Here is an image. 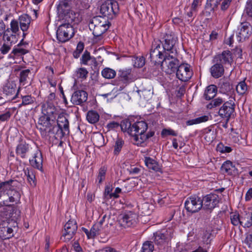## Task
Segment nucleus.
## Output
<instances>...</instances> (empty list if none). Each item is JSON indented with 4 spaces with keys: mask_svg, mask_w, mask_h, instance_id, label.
<instances>
[{
    "mask_svg": "<svg viewBox=\"0 0 252 252\" xmlns=\"http://www.w3.org/2000/svg\"><path fill=\"white\" fill-rule=\"evenodd\" d=\"M20 26L23 32L28 30L31 23V17L27 14H23L19 18Z\"/></svg>",
    "mask_w": 252,
    "mask_h": 252,
    "instance_id": "nucleus-31",
    "label": "nucleus"
},
{
    "mask_svg": "<svg viewBox=\"0 0 252 252\" xmlns=\"http://www.w3.org/2000/svg\"><path fill=\"white\" fill-rule=\"evenodd\" d=\"M118 77L120 80L125 84H128L133 81V75L131 73V69L119 70Z\"/></svg>",
    "mask_w": 252,
    "mask_h": 252,
    "instance_id": "nucleus-24",
    "label": "nucleus"
},
{
    "mask_svg": "<svg viewBox=\"0 0 252 252\" xmlns=\"http://www.w3.org/2000/svg\"><path fill=\"white\" fill-rule=\"evenodd\" d=\"M12 53L16 55H24L27 53V51L23 48L17 47L13 49Z\"/></svg>",
    "mask_w": 252,
    "mask_h": 252,
    "instance_id": "nucleus-63",
    "label": "nucleus"
},
{
    "mask_svg": "<svg viewBox=\"0 0 252 252\" xmlns=\"http://www.w3.org/2000/svg\"><path fill=\"white\" fill-rule=\"evenodd\" d=\"M215 64L210 68L211 75L215 78L221 77L224 73L223 65L218 62H214Z\"/></svg>",
    "mask_w": 252,
    "mask_h": 252,
    "instance_id": "nucleus-23",
    "label": "nucleus"
},
{
    "mask_svg": "<svg viewBox=\"0 0 252 252\" xmlns=\"http://www.w3.org/2000/svg\"><path fill=\"white\" fill-rule=\"evenodd\" d=\"M106 171L107 167L104 166L101 167L99 169L97 176L99 183H101L104 180Z\"/></svg>",
    "mask_w": 252,
    "mask_h": 252,
    "instance_id": "nucleus-55",
    "label": "nucleus"
},
{
    "mask_svg": "<svg viewBox=\"0 0 252 252\" xmlns=\"http://www.w3.org/2000/svg\"><path fill=\"white\" fill-rule=\"evenodd\" d=\"M223 101H224L222 98L220 97L217 98L211 101V102L208 105V108L211 109L213 107L218 106Z\"/></svg>",
    "mask_w": 252,
    "mask_h": 252,
    "instance_id": "nucleus-59",
    "label": "nucleus"
},
{
    "mask_svg": "<svg viewBox=\"0 0 252 252\" xmlns=\"http://www.w3.org/2000/svg\"><path fill=\"white\" fill-rule=\"evenodd\" d=\"M11 46H12V45H10L9 44H7V43L4 42V44H3V45L1 46V47L0 49V51L1 53L3 54H7L10 50Z\"/></svg>",
    "mask_w": 252,
    "mask_h": 252,
    "instance_id": "nucleus-62",
    "label": "nucleus"
},
{
    "mask_svg": "<svg viewBox=\"0 0 252 252\" xmlns=\"http://www.w3.org/2000/svg\"><path fill=\"white\" fill-rule=\"evenodd\" d=\"M9 200H3L0 202V222H10L12 220L13 207L9 204Z\"/></svg>",
    "mask_w": 252,
    "mask_h": 252,
    "instance_id": "nucleus-7",
    "label": "nucleus"
},
{
    "mask_svg": "<svg viewBox=\"0 0 252 252\" xmlns=\"http://www.w3.org/2000/svg\"><path fill=\"white\" fill-rule=\"evenodd\" d=\"M57 124L61 130V137L69 133V123L67 119L63 114H60L57 119Z\"/></svg>",
    "mask_w": 252,
    "mask_h": 252,
    "instance_id": "nucleus-17",
    "label": "nucleus"
},
{
    "mask_svg": "<svg viewBox=\"0 0 252 252\" xmlns=\"http://www.w3.org/2000/svg\"><path fill=\"white\" fill-rule=\"evenodd\" d=\"M170 234L167 231H158L154 233V241L158 245L164 244L170 239Z\"/></svg>",
    "mask_w": 252,
    "mask_h": 252,
    "instance_id": "nucleus-21",
    "label": "nucleus"
},
{
    "mask_svg": "<svg viewBox=\"0 0 252 252\" xmlns=\"http://www.w3.org/2000/svg\"><path fill=\"white\" fill-rule=\"evenodd\" d=\"M138 94L141 98L148 100L152 97L153 92L150 90L143 89L138 91Z\"/></svg>",
    "mask_w": 252,
    "mask_h": 252,
    "instance_id": "nucleus-46",
    "label": "nucleus"
},
{
    "mask_svg": "<svg viewBox=\"0 0 252 252\" xmlns=\"http://www.w3.org/2000/svg\"><path fill=\"white\" fill-rule=\"evenodd\" d=\"M87 98L88 94L86 92L83 90H78L73 94L71 101L73 104L80 105L86 101Z\"/></svg>",
    "mask_w": 252,
    "mask_h": 252,
    "instance_id": "nucleus-19",
    "label": "nucleus"
},
{
    "mask_svg": "<svg viewBox=\"0 0 252 252\" xmlns=\"http://www.w3.org/2000/svg\"><path fill=\"white\" fill-rule=\"evenodd\" d=\"M37 129L40 131L42 137L47 136L51 132L52 126L50 122V117L42 115L38 119Z\"/></svg>",
    "mask_w": 252,
    "mask_h": 252,
    "instance_id": "nucleus-8",
    "label": "nucleus"
},
{
    "mask_svg": "<svg viewBox=\"0 0 252 252\" xmlns=\"http://www.w3.org/2000/svg\"><path fill=\"white\" fill-rule=\"evenodd\" d=\"M231 223L234 226H240L241 224V217L238 213L231 214L230 215Z\"/></svg>",
    "mask_w": 252,
    "mask_h": 252,
    "instance_id": "nucleus-49",
    "label": "nucleus"
},
{
    "mask_svg": "<svg viewBox=\"0 0 252 252\" xmlns=\"http://www.w3.org/2000/svg\"><path fill=\"white\" fill-rule=\"evenodd\" d=\"M146 165L149 169L155 171H159L160 167L158 163L154 159L150 157H145L144 160Z\"/></svg>",
    "mask_w": 252,
    "mask_h": 252,
    "instance_id": "nucleus-32",
    "label": "nucleus"
},
{
    "mask_svg": "<svg viewBox=\"0 0 252 252\" xmlns=\"http://www.w3.org/2000/svg\"><path fill=\"white\" fill-rule=\"evenodd\" d=\"M30 73V70L29 69L21 71L20 74V82L23 85L27 83V78Z\"/></svg>",
    "mask_w": 252,
    "mask_h": 252,
    "instance_id": "nucleus-53",
    "label": "nucleus"
},
{
    "mask_svg": "<svg viewBox=\"0 0 252 252\" xmlns=\"http://www.w3.org/2000/svg\"><path fill=\"white\" fill-rule=\"evenodd\" d=\"M211 236L212 234L210 231L204 229L200 230L197 237L198 243L208 246V245L211 241Z\"/></svg>",
    "mask_w": 252,
    "mask_h": 252,
    "instance_id": "nucleus-25",
    "label": "nucleus"
},
{
    "mask_svg": "<svg viewBox=\"0 0 252 252\" xmlns=\"http://www.w3.org/2000/svg\"><path fill=\"white\" fill-rule=\"evenodd\" d=\"M31 165L38 169H41L42 168V157L41 152L39 151H36L34 155V157L32 160H30Z\"/></svg>",
    "mask_w": 252,
    "mask_h": 252,
    "instance_id": "nucleus-29",
    "label": "nucleus"
},
{
    "mask_svg": "<svg viewBox=\"0 0 252 252\" xmlns=\"http://www.w3.org/2000/svg\"><path fill=\"white\" fill-rule=\"evenodd\" d=\"M90 53L86 51L82 56L81 59V63L84 65H87L88 61L90 60Z\"/></svg>",
    "mask_w": 252,
    "mask_h": 252,
    "instance_id": "nucleus-61",
    "label": "nucleus"
},
{
    "mask_svg": "<svg viewBox=\"0 0 252 252\" xmlns=\"http://www.w3.org/2000/svg\"><path fill=\"white\" fill-rule=\"evenodd\" d=\"M102 229V227H100L98 224L95 223L91 228V234H90L91 237L94 238L96 236L98 235Z\"/></svg>",
    "mask_w": 252,
    "mask_h": 252,
    "instance_id": "nucleus-52",
    "label": "nucleus"
},
{
    "mask_svg": "<svg viewBox=\"0 0 252 252\" xmlns=\"http://www.w3.org/2000/svg\"><path fill=\"white\" fill-rule=\"evenodd\" d=\"M75 234V233L70 232V231H66L64 229L63 231V234L61 237V239L65 242H68L71 240Z\"/></svg>",
    "mask_w": 252,
    "mask_h": 252,
    "instance_id": "nucleus-51",
    "label": "nucleus"
},
{
    "mask_svg": "<svg viewBox=\"0 0 252 252\" xmlns=\"http://www.w3.org/2000/svg\"><path fill=\"white\" fill-rule=\"evenodd\" d=\"M10 30H11L12 32L14 33H17V32L19 31V25L18 22L16 20H12L10 23Z\"/></svg>",
    "mask_w": 252,
    "mask_h": 252,
    "instance_id": "nucleus-60",
    "label": "nucleus"
},
{
    "mask_svg": "<svg viewBox=\"0 0 252 252\" xmlns=\"http://www.w3.org/2000/svg\"><path fill=\"white\" fill-rule=\"evenodd\" d=\"M163 49L159 41H154L152 43L150 54L151 61L155 63L160 62L158 59H162L163 56L162 54Z\"/></svg>",
    "mask_w": 252,
    "mask_h": 252,
    "instance_id": "nucleus-14",
    "label": "nucleus"
},
{
    "mask_svg": "<svg viewBox=\"0 0 252 252\" xmlns=\"http://www.w3.org/2000/svg\"><path fill=\"white\" fill-rule=\"evenodd\" d=\"M86 119L90 124H95L99 121V115L97 112L90 110L87 113Z\"/></svg>",
    "mask_w": 252,
    "mask_h": 252,
    "instance_id": "nucleus-37",
    "label": "nucleus"
},
{
    "mask_svg": "<svg viewBox=\"0 0 252 252\" xmlns=\"http://www.w3.org/2000/svg\"><path fill=\"white\" fill-rule=\"evenodd\" d=\"M164 44L162 46L164 50L168 51H173L174 47L177 41V37L172 33H166L163 36ZM175 51H176L175 50Z\"/></svg>",
    "mask_w": 252,
    "mask_h": 252,
    "instance_id": "nucleus-16",
    "label": "nucleus"
},
{
    "mask_svg": "<svg viewBox=\"0 0 252 252\" xmlns=\"http://www.w3.org/2000/svg\"><path fill=\"white\" fill-rule=\"evenodd\" d=\"M221 171L227 175H234L237 173V169L230 161L227 160L224 162L221 167Z\"/></svg>",
    "mask_w": 252,
    "mask_h": 252,
    "instance_id": "nucleus-28",
    "label": "nucleus"
},
{
    "mask_svg": "<svg viewBox=\"0 0 252 252\" xmlns=\"http://www.w3.org/2000/svg\"><path fill=\"white\" fill-rule=\"evenodd\" d=\"M9 222H0V238L2 239H9L13 236V229L8 226Z\"/></svg>",
    "mask_w": 252,
    "mask_h": 252,
    "instance_id": "nucleus-20",
    "label": "nucleus"
},
{
    "mask_svg": "<svg viewBox=\"0 0 252 252\" xmlns=\"http://www.w3.org/2000/svg\"><path fill=\"white\" fill-rule=\"evenodd\" d=\"M236 90L240 95H243L246 93L248 91V86L244 80L240 82L237 84Z\"/></svg>",
    "mask_w": 252,
    "mask_h": 252,
    "instance_id": "nucleus-44",
    "label": "nucleus"
},
{
    "mask_svg": "<svg viewBox=\"0 0 252 252\" xmlns=\"http://www.w3.org/2000/svg\"><path fill=\"white\" fill-rule=\"evenodd\" d=\"M30 146L25 142L19 143L16 147V153L21 158H26L27 153L29 152Z\"/></svg>",
    "mask_w": 252,
    "mask_h": 252,
    "instance_id": "nucleus-27",
    "label": "nucleus"
},
{
    "mask_svg": "<svg viewBox=\"0 0 252 252\" xmlns=\"http://www.w3.org/2000/svg\"><path fill=\"white\" fill-rule=\"evenodd\" d=\"M209 119V116L207 115H204L194 119L189 120L186 122L188 126H191L193 125L198 124L201 123H204L208 121Z\"/></svg>",
    "mask_w": 252,
    "mask_h": 252,
    "instance_id": "nucleus-39",
    "label": "nucleus"
},
{
    "mask_svg": "<svg viewBox=\"0 0 252 252\" xmlns=\"http://www.w3.org/2000/svg\"><path fill=\"white\" fill-rule=\"evenodd\" d=\"M102 76L106 79L114 78L116 75V72L113 69L106 67L101 71Z\"/></svg>",
    "mask_w": 252,
    "mask_h": 252,
    "instance_id": "nucleus-42",
    "label": "nucleus"
},
{
    "mask_svg": "<svg viewBox=\"0 0 252 252\" xmlns=\"http://www.w3.org/2000/svg\"><path fill=\"white\" fill-rule=\"evenodd\" d=\"M244 12L249 18H252V0H248L247 2Z\"/></svg>",
    "mask_w": 252,
    "mask_h": 252,
    "instance_id": "nucleus-54",
    "label": "nucleus"
},
{
    "mask_svg": "<svg viewBox=\"0 0 252 252\" xmlns=\"http://www.w3.org/2000/svg\"><path fill=\"white\" fill-rule=\"evenodd\" d=\"M89 27L95 38L100 40L103 33L109 29V23L105 17L96 16L91 19Z\"/></svg>",
    "mask_w": 252,
    "mask_h": 252,
    "instance_id": "nucleus-2",
    "label": "nucleus"
},
{
    "mask_svg": "<svg viewBox=\"0 0 252 252\" xmlns=\"http://www.w3.org/2000/svg\"><path fill=\"white\" fill-rule=\"evenodd\" d=\"M121 127L123 131L132 137L134 143L138 146H141L155 134L153 131L146 132L148 125L143 121L132 124L128 120H124Z\"/></svg>",
    "mask_w": 252,
    "mask_h": 252,
    "instance_id": "nucleus-1",
    "label": "nucleus"
},
{
    "mask_svg": "<svg viewBox=\"0 0 252 252\" xmlns=\"http://www.w3.org/2000/svg\"><path fill=\"white\" fill-rule=\"evenodd\" d=\"M217 92L216 86L211 85L208 86L205 90L204 95L206 99L210 100L214 98Z\"/></svg>",
    "mask_w": 252,
    "mask_h": 252,
    "instance_id": "nucleus-35",
    "label": "nucleus"
},
{
    "mask_svg": "<svg viewBox=\"0 0 252 252\" xmlns=\"http://www.w3.org/2000/svg\"><path fill=\"white\" fill-rule=\"evenodd\" d=\"M232 0H223L221 4V9L223 11L226 10L229 6Z\"/></svg>",
    "mask_w": 252,
    "mask_h": 252,
    "instance_id": "nucleus-64",
    "label": "nucleus"
},
{
    "mask_svg": "<svg viewBox=\"0 0 252 252\" xmlns=\"http://www.w3.org/2000/svg\"><path fill=\"white\" fill-rule=\"evenodd\" d=\"M92 140L94 144L97 147H101L104 143V138L102 134L96 133L92 137Z\"/></svg>",
    "mask_w": 252,
    "mask_h": 252,
    "instance_id": "nucleus-45",
    "label": "nucleus"
},
{
    "mask_svg": "<svg viewBox=\"0 0 252 252\" xmlns=\"http://www.w3.org/2000/svg\"><path fill=\"white\" fill-rule=\"evenodd\" d=\"M203 205L201 198L195 195L188 197L185 202L186 209L191 213L198 212Z\"/></svg>",
    "mask_w": 252,
    "mask_h": 252,
    "instance_id": "nucleus-6",
    "label": "nucleus"
},
{
    "mask_svg": "<svg viewBox=\"0 0 252 252\" xmlns=\"http://www.w3.org/2000/svg\"><path fill=\"white\" fill-rule=\"evenodd\" d=\"M17 91L16 85L15 83L12 81H8L5 83L3 88V93L7 96H9L12 99L16 98L19 89Z\"/></svg>",
    "mask_w": 252,
    "mask_h": 252,
    "instance_id": "nucleus-18",
    "label": "nucleus"
},
{
    "mask_svg": "<svg viewBox=\"0 0 252 252\" xmlns=\"http://www.w3.org/2000/svg\"><path fill=\"white\" fill-rule=\"evenodd\" d=\"M234 98L231 97L230 100L225 102L219 111L220 116L227 120L234 111Z\"/></svg>",
    "mask_w": 252,
    "mask_h": 252,
    "instance_id": "nucleus-13",
    "label": "nucleus"
},
{
    "mask_svg": "<svg viewBox=\"0 0 252 252\" xmlns=\"http://www.w3.org/2000/svg\"><path fill=\"white\" fill-rule=\"evenodd\" d=\"M25 174L27 176V180L31 185L32 187H34L36 185V183L35 181V177L33 171L32 170H30L28 168L25 169Z\"/></svg>",
    "mask_w": 252,
    "mask_h": 252,
    "instance_id": "nucleus-43",
    "label": "nucleus"
},
{
    "mask_svg": "<svg viewBox=\"0 0 252 252\" xmlns=\"http://www.w3.org/2000/svg\"><path fill=\"white\" fill-rule=\"evenodd\" d=\"M137 219L138 216L136 213L128 211L119 217V222L122 226L130 227L137 223Z\"/></svg>",
    "mask_w": 252,
    "mask_h": 252,
    "instance_id": "nucleus-10",
    "label": "nucleus"
},
{
    "mask_svg": "<svg viewBox=\"0 0 252 252\" xmlns=\"http://www.w3.org/2000/svg\"><path fill=\"white\" fill-rule=\"evenodd\" d=\"M217 150L220 153H230L232 149L230 147L224 146L222 144L220 143L217 147Z\"/></svg>",
    "mask_w": 252,
    "mask_h": 252,
    "instance_id": "nucleus-58",
    "label": "nucleus"
},
{
    "mask_svg": "<svg viewBox=\"0 0 252 252\" xmlns=\"http://www.w3.org/2000/svg\"><path fill=\"white\" fill-rule=\"evenodd\" d=\"M132 60L134 66L136 67H142L145 63V59L142 56L134 57Z\"/></svg>",
    "mask_w": 252,
    "mask_h": 252,
    "instance_id": "nucleus-48",
    "label": "nucleus"
},
{
    "mask_svg": "<svg viewBox=\"0 0 252 252\" xmlns=\"http://www.w3.org/2000/svg\"><path fill=\"white\" fill-rule=\"evenodd\" d=\"M154 245L151 242H146L143 245L141 252H153Z\"/></svg>",
    "mask_w": 252,
    "mask_h": 252,
    "instance_id": "nucleus-57",
    "label": "nucleus"
},
{
    "mask_svg": "<svg viewBox=\"0 0 252 252\" xmlns=\"http://www.w3.org/2000/svg\"><path fill=\"white\" fill-rule=\"evenodd\" d=\"M171 54H166L161 66L167 74L174 72L178 67L179 61L177 59L176 52L171 51Z\"/></svg>",
    "mask_w": 252,
    "mask_h": 252,
    "instance_id": "nucleus-5",
    "label": "nucleus"
},
{
    "mask_svg": "<svg viewBox=\"0 0 252 252\" xmlns=\"http://www.w3.org/2000/svg\"><path fill=\"white\" fill-rule=\"evenodd\" d=\"M56 108L51 102H46L42 105L41 112L43 115H47L50 117L51 115L56 113Z\"/></svg>",
    "mask_w": 252,
    "mask_h": 252,
    "instance_id": "nucleus-30",
    "label": "nucleus"
},
{
    "mask_svg": "<svg viewBox=\"0 0 252 252\" xmlns=\"http://www.w3.org/2000/svg\"><path fill=\"white\" fill-rule=\"evenodd\" d=\"M88 74V71L84 67H81L76 69L74 75L77 78H80L85 79H86Z\"/></svg>",
    "mask_w": 252,
    "mask_h": 252,
    "instance_id": "nucleus-47",
    "label": "nucleus"
},
{
    "mask_svg": "<svg viewBox=\"0 0 252 252\" xmlns=\"http://www.w3.org/2000/svg\"><path fill=\"white\" fill-rule=\"evenodd\" d=\"M219 88L220 93L224 94L230 92L232 87L229 81L226 80H221L219 84Z\"/></svg>",
    "mask_w": 252,
    "mask_h": 252,
    "instance_id": "nucleus-36",
    "label": "nucleus"
},
{
    "mask_svg": "<svg viewBox=\"0 0 252 252\" xmlns=\"http://www.w3.org/2000/svg\"><path fill=\"white\" fill-rule=\"evenodd\" d=\"M3 39L4 42L12 45L17 42V35L13 33L9 29H7L3 34Z\"/></svg>",
    "mask_w": 252,
    "mask_h": 252,
    "instance_id": "nucleus-26",
    "label": "nucleus"
},
{
    "mask_svg": "<svg viewBox=\"0 0 252 252\" xmlns=\"http://www.w3.org/2000/svg\"><path fill=\"white\" fill-rule=\"evenodd\" d=\"M119 11V4L116 1L106 2L100 7V13L103 17L112 18L113 15L116 14Z\"/></svg>",
    "mask_w": 252,
    "mask_h": 252,
    "instance_id": "nucleus-9",
    "label": "nucleus"
},
{
    "mask_svg": "<svg viewBox=\"0 0 252 252\" xmlns=\"http://www.w3.org/2000/svg\"><path fill=\"white\" fill-rule=\"evenodd\" d=\"M64 229L75 233L77 230V225L76 221L74 220H69L65 224L64 226Z\"/></svg>",
    "mask_w": 252,
    "mask_h": 252,
    "instance_id": "nucleus-41",
    "label": "nucleus"
},
{
    "mask_svg": "<svg viewBox=\"0 0 252 252\" xmlns=\"http://www.w3.org/2000/svg\"><path fill=\"white\" fill-rule=\"evenodd\" d=\"M193 72L190 66L187 63H183L178 66L176 76L180 80L186 82L189 80L192 76Z\"/></svg>",
    "mask_w": 252,
    "mask_h": 252,
    "instance_id": "nucleus-11",
    "label": "nucleus"
},
{
    "mask_svg": "<svg viewBox=\"0 0 252 252\" xmlns=\"http://www.w3.org/2000/svg\"><path fill=\"white\" fill-rule=\"evenodd\" d=\"M201 0H193L189 11H186V14L191 18L197 12V8L201 5Z\"/></svg>",
    "mask_w": 252,
    "mask_h": 252,
    "instance_id": "nucleus-33",
    "label": "nucleus"
},
{
    "mask_svg": "<svg viewBox=\"0 0 252 252\" xmlns=\"http://www.w3.org/2000/svg\"><path fill=\"white\" fill-rule=\"evenodd\" d=\"M199 246L198 247L191 248L190 250L192 251L190 252H207L208 246L198 243Z\"/></svg>",
    "mask_w": 252,
    "mask_h": 252,
    "instance_id": "nucleus-56",
    "label": "nucleus"
},
{
    "mask_svg": "<svg viewBox=\"0 0 252 252\" xmlns=\"http://www.w3.org/2000/svg\"><path fill=\"white\" fill-rule=\"evenodd\" d=\"M214 62H218L222 65H230L233 62L232 55L229 50L223 51L215 56Z\"/></svg>",
    "mask_w": 252,
    "mask_h": 252,
    "instance_id": "nucleus-15",
    "label": "nucleus"
},
{
    "mask_svg": "<svg viewBox=\"0 0 252 252\" xmlns=\"http://www.w3.org/2000/svg\"><path fill=\"white\" fill-rule=\"evenodd\" d=\"M15 181L13 180L0 182V199L5 195L8 198L5 200L10 202H17L21 198L20 193L14 188Z\"/></svg>",
    "mask_w": 252,
    "mask_h": 252,
    "instance_id": "nucleus-3",
    "label": "nucleus"
},
{
    "mask_svg": "<svg viewBox=\"0 0 252 252\" xmlns=\"http://www.w3.org/2000/svg\"><path fill=\"white\" fill-rule=\"evenodd\" d=\"M252 225V217L249 215L246 214L241 216L240 226L245 228H249Z\"/></svg>",
    "mask_w": 252,
    "mask_h": 252,
    "instance_id": "nucleus-40",
    "label": "nucleus"
},
{
    "mask_svg": "<svg viewBox=\"0 0 252 252\" xmlns=\"http://www.w3.org/2000/svg\"><path fill=\"white\" fill-rule=\"evenodd\" d=\"M69 16V19L67 20V23H64L61 25L57 31V37L58 40L61 42H65L70 39L74 34V30L73 27L69 23V22H72L74 21L73 17H71L70 15H73L72 11L68 13Z\"/></svg>",
    "mask_w": 252,
    "mask_h": 252,
    "instance_id": "nucleus-4",
    "label": "nucleus"
},
{
    "mask_svg": "<svg viewBox=\"0 0 252 252\" xmlns=\"http://www.w3.org/2000/svg\"><path fill=\"white\" fill-rule=\"evenodd\" d=\"M203 206L205 210H212L220 202L219 196L215 193L207 194L201 198Z\"/></svg>",
    "mask_w": 252,
    "mask_h": 252,
    "instance_id": "nucleus-12",
    "label": "nucleus"
},
{
    "mask_svg": "<svg viewBox=\"0 0 252 252\" xmlns=\"http://www.w3.org/2000/svg\"><path fill=\"white\" fill-rule=\"evenodd\" d=\"M70 4V0H59L57 5L58 12L61 13H65L69 9Z\"/></svg>",
    "mask_w": 252,
    "mask_h": 252,
    "instance_id": "nucleus-34",
    "label": "nucleus"
},
{
    "mask_svg": "<svg viewBox=\"0 0 252 252\" xmlns=\"http://www.w3.org/2000/svg\"><path fill=\"white\" fill-rule=\"evenodd\" d=\"M22 102L20 104L21 105H27L32 104L35 101V98L31 95L22 96Z\"/></svg>",
    "mask_w": 252,
    "mask_h": 252,
    "instance_id": "nucleus-50",
    "label": "nucleus"
},
{
    "mask_svg": "<svg viewBox=\"0 0 252 252\" xmlns=\"http://www.w3.org/2000/svg\"><path fill=\"white\" fill-rule=\"evenodd\" d=\"M251 33V28L248 23H242L240 26L237 36L239 41H242L248 38Z\"/></svg>",
    "mask_w": 252,
    "mask_h": 252,
    "instance_id": "nucleus-22",
    "label": "nucleus"
},
{
    "mask_svg": "<svg viewBox=\"0 0 252 252\" xmlns=\"http://www.w3.org/2000/svg\"><path fill=\"white\" fill-rule=\"evenodd\" d=\"M125 142L122 139V138H117L115 141L114 145L113 146L114 147V151L113 153L115 155H118L121 151H122V149L124 145Z\"/></svg>",
    "mask_w": 252,
    "mask_h": 252,
    "instance_id": "nucleus-38",
    "label": "nucleus"
}]
</instances>
